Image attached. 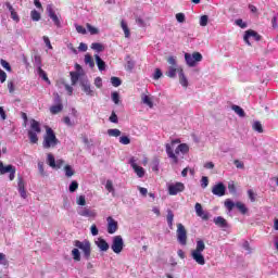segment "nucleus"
<instances>
[{
    "label": "nucleus",
    "instance_id": "obj_1",
    "mask_svg": "<svg viewBox=\"0 0 278 278\" xmlns=\"http://www.w3.org/2000/svg\"><path fill=\"white\" fill-rule=\"evenodd\" d=\"M179 139L173 140L172 143H167L165 146L166 154L172 160V164H179V153H182V155H186V153H189L190 147L187 143H180ZM173 144H179L175 151L173 150Z\"/></svg>",
    "mask_w": 278,
    "mask_h": 278
},
{
    "label": "nucleus",
    "instance_id": "obj_2",
    "mask_svg": "<svg viewBox=\"0 0 278 278\" xmlns=\"http://www.w3.org/2000/svg\"><path fill=\"white\" fill-rule=\"evenodd\" d=\"M60 140L55 137V131L51 127H46V135L43 137L42 147L43 149H51L58 147Z\"/></svg>",
    "mask_w": 278,
    "mask_h": 278
},
{
    "label": "nucleus",
    "instance_id": "obj_3",
    "mask_svg": "<svg viewBox=\"0 0 278 278\" xmlns=\"http://www.w3.org/2000/svg\"><path fill=\"white\" fill-rule=\"evenodd\" d=\"M74 247H77L83 252L85 260H90V255H92V243L89 240H75Z\"/></svg>",
    "mask_w": 278,
    "mask_h": 278
},
{
    "label": "nucleus",
    "instance_id": "obj_4",
    "mask_svg": "<svg viewBox=\"0 0 278 278\" xmlns=\"http://www.w3.org/2000/svg\"><path fill=\"white\" fill-rule=\"evenodd\" d=\"M167 63L170 66L166 71L165 75H166V77H169L170 79L177 77V73L179 75V71H184V68H181L177 65V58L176 56H168L167 58Z\"/></svg>",
    "mask_w": 278,
    "mask_h": 278
},
{
    "label": "nucleus",
    "instance_id": "obj_5",
    "mask_svg": "<svg viewBox=\"0 0 278 278\" xmlns=\"http://www.w3.org/2000/svg\"><path fill=\"white\" fill-rule=\"evenodd\" d=\"M177 240L182 247L188 244V231L186 230L184 224H177Z\"/></svg>",
    "mask_w": 278,
    "mask_h": 278
},
{
    "label": "nucleus",
    "instance_id": "obj_6",
    "mask_svg": "<svg viewBox=\"0 0 278 278\" xmlns=\"http://www.w3.org/2000/svg\"><path fill=\"white\" fill-rule=\"evenodd\" d=\"M185 60L190 67H194L197 66V62H201L203 60V54L200 52H193L192 54L185 53Z\"/></svg>",
    "mask_w": 278,
    "mask_h": 278
},
{
    "label": "nucleus",
    "instance_id": "obj_7",
    "mask_svg": "<svg viewBox=\"0 0 278 278\" xmlns=\"http://www.w3.org/2000/svg\"><path fill=\"white\" fill-rule=\"evenodd\" d=\"M8 173L10 181H14V177H16V167H14V165H3L0 161V175H5Z\"/></svg>",
    "mask_w": 278,
    "mask_h": 278
},
{
    "label": "nucleus",
    "instance_id": "obj_8",
    "mask_svg": "<svg viewBox=\"0 0 278 278\" xmlns=\"http://www.w3.org/2000/svg\"><path fill=\"white\" fill-rule=\"evenodd\" d=\"M124 247L125 242L123 241V237L121 235L113 237V243L111 245L113 252H115L118 255L123 253Z\"/></svg>",
    "mask_w": 278,
    "mask_h": 278
},
{
    "label": "nucleus",
    "instance_id": "obj_9",
    "mask_svg": "<svg viewBox=\"0 0 278 278\" xmlns=\"http://www.w3.org/2000/svg\"><path fill=\"white\" fill-rule=\"evenodd\" d=\"M47 164L50 166V168L60 169L62 166H64L65 162L62 159H59L55 161V156H53L52 153H48L47 155Z\"/></svg>",
    "mask_w": 278,
    "mask_h": 278
},
{
    "label": "nucleus",
    "instance_id": "obj_10",
    "mask_svg": "<svg viewBox=\"0 0 278 278\" xmlns=\"http://www.w3.org/2000/svg\"><path fill=\"white\" fill-rule=\"evenodd\" d=\"M167 190L170 197H177L179 192H184V190H186V185H184V182L170 184L168 185Z\"/></svg>",
    "mask_w": 278,
    "mask_h": 278
},
{
    "label": "nucleus",
    "instance_id": "obj_11",
    "mask_svg": "<svg viewBox=\"0 0 278 278\" xmlns=\"http://www.w3.org/2000/svg\"><path fill=\"white\" fill-rule=\"evenodd\" d=\"M249 38H254L256 41L262 40V36H260V34L253 29L247 30L243 37L244 42L251 47V41H249Z\"/></svg>",
    "mask_w": 278,
    "mask_h": 278
},
{
    "label": "nucleus",
    "instance_id": "obj_12",
    "mask_svg": "<svg viewBox=\"0 0 278 278\" xmlns=\"http://www.w3.org/2000/svg\"><path fill=\"white\" fill-rule=\"evenodd\" d=\"M47 12L48 16L53 21L54 25L59 28L62 27V22H60V17H58V14H55V11L51 4L47 7Z\"/></svg>",
    "mask_w": 278,
    "mask_h": 278
},
{
    "label": "nucleus",
    "instance_id": "obj_13",
    "mask_svg": "<svg viewBox=\"0 0 278 278\" xmlns=\"http://www.w3.org/2000/svg\"><path fill=\"white\" fill-rule=\"evenodd\" d=\"M108 222V233H116L118 231V222L114 219V217L109 216L106 218Z\"/></svg>",
    "mask_w": 278,
    "mask_h": 278
},
{
    "label": "nucleus",
    "instance_id": "obj_14",
    "mask_svg": "<svg viewBox=\"0 0 278 278\" xmlns=\"http://www.w3.org/2000/svg\"><path fill=\"white\" fill-rule=\"evenodd\" d=\"M226 190L225 184L218 182L212 188V193L215 194V197H225Z\"/></svg>",
    "mask_w": 278,
    "mask_h": 278
},
{
    "label": "nucleus",
    "instance_id": "obj_15",
    "mask_svg": "<svg viewBox=\"0 0 278 278\" xmlns=\"http://www.w3.org/2000/svg\"><path fill=\"white\" fill-rule=\"evenodd\" d=\"M129 164H130L131 168L135 170L137 176H139L140 178L144 177V168L141 166H138L135 157H131L129 160Z\"/></svg>",
    "mask_w": 278,
    "mask_h": 278
},
{
    "label": "nucleus",
    "instance_id": "obj_16",
    "mask_svg": "<svg viewBox=\"0 0 278 278\" xmlns=\"http://www.w3.org/2000/svg\"><path fill=\"white\" fill-rule=\"evenodd\" d=\"M195 214L197 216L202 218V220H210V214L203 211V206L201 205V203H195Z\"/></svg>",
    "mask_w": 278,
    "mask_h": 278
},
{
    "label": "nucleus",
    "instance_id": "obj_17",
    "mask_svg": "<svg viewBox=\"0 0 278 278\" xmlns=\"http://www.w3.org/2000/svg\"><path fill=\"white\" fill-rule=\"evenodd\" d=\"M191 257L199 264L200 266H205V256H203L202 252H191Z\"/></svg>",
    "mask_w": 278,
    "mask_h": 278
},
{
    "label": "nucleus",
    "instance_id": "obj_18",
    "mask_svg": "<svg viewBox=\"0 0 278 278\" xmlns=\"http://www.w3.org/2000/svg\"><path fill=\"white\" fill-rule=\"evenodd\" d=\"M79 216H85L86 218H94L97 216V212L94 210H90L88 207L80 208L78 211Z\"/></svg>",
    "mask_w": 278,
    "mask_h": 278
},
{
    "label": "nucleus",
    "instance_id": "obj_19",
    "mask_svg": "<svg viewBox=\"0 0 278 278\" xmlns=\"http://www.w3.org/2000/svg\"><path fill=\"white\" fill-rule=\"evenodd\" d=\"M96 244H97L98 249H100V251L105 252V251L110 250V244L103 238H99L98 241L96 242Z\"/></svg>",
    "mask_w": 278,
    "mask_h": 278
},
{
    "label": "nucleus",
    "instance_id": "obj_20",
    "mask_svg": "<svg viewBox=\"0 0 278 278\" xmlns=\"http://www.w3.org/2000/svg\"><path fill=\"white\" fill-rule=\"evenodd\" d=\"M213 222L217 227H222L223 229L229 227V224H227V219H225L223 216L215 217Z\"/></svg>",
    "mask_w": 278,
    "mask_h": 278
},
{
    "label": "nucleus",
    "instance_id": "obj_21",
    "mask_svg": "<svg viewBox=\"0 0 278 278\" xmlns=\"http://www.w3.org/2000/svg\"><path fill=\"white\" fill-rule=\"evenodd\" d=\"M30 131H34L35 134H40V131H42V128H40V123L38 121H30Z\"/></svg>",
    "mask_w": 278,
    "mask_h": 278
},
{
    "label": "nucleus",
    "instance_id": "obj_22",
    "mask_svg": "<svg viewBox=\"0 0 278 278\" xmlns=\"http://www.w3.org/2000/svg\"><path fill=\"white\" fill-rule=\"evenodd\" d=\"M179 83L182 86V88H188V78L186 77V74H184V70H179Z\"/></svg>",
    "mask_w": 278,
    "mask_h": 278
},
{
    "label": "nucleus",
    "instance_id": "obj_23",
    "mask_svg": "<svg viewBox=\"0 0 278 278\" xmlns=\"http://www.w3.org/2000/svg\"><path fill=\"white\" fill-rule=\"evenodd\" d=\"M94 59H96V64H97L99 71H105V61H103V59H101V56H99V54H96Z\"/></svg>",
    "mask_w": 278,
    "mask_h": 278
},
{
    "label": "nucleus",
    "instance_id": "obj_24",
    "mask_svg": "<svg viewBox=\"0 0 278 278\" xmlns=\"http://www.w3.org/2000/svg\"><path fill=\"white\" fill-rule=\"evenodd\" d=\"M28 138L31 144H38V132L28 130Z\"/></svg>",
    "mask_w": 278,
    "mask_h": 278
},
{
    "label": "nucleus",
    "instance_id": "obj_25",
    "mask_svg": "<svg viewBox=\"0 0 278 278\" xmlns=\"http://www.w3.org/2000/svg\"><path fill=\"white\" fill-rule=\"evenodd\" d=\"M37 73H38L39 77H41V79H43V81H47V84H51L49 76H47V72H45V70H42V67H38Z\"/></svg>",
    "mask_w": 278,
    "mask_h": 278
},
{
    "label": "nucleus",
    "instance_id": "obj_26",
    "mask_svg": "<svg viewBox=\"0 0 278 278\" xmlns=\"http://www.w3.org/2000/svg\"><path fill=\"white\" fill-rule=\"evenodd\" d=\"M62 110H64V105L61 102L50 108L51 114H60Z\"/></svg>",
    "mask_w": 278,
    "mask_h": 278
},
{
    "label": "nucleus",
    "instance_id": "obj_27",
    "mask_svg": "<svg viewBox=\"0 0 278 278\" xmlns=\"http://www.w3.org/2000/svg\"><path fill=\"white\" fill-rule=\"evenodd\" d=\"M72 257L74 262H81V252H79V249L74 248L72 250Z\"/></svg>",
    "mask_w": 278,
    "mask_h": 278
},
{
    "label": "nucleus",
    "instance_id": "obj_28",
    "mask_svg": "<svg viewBox=\"0 0 278 278\" xmlns=\"http://www.w3.org/2000/svg\"><path fill=\"white\" fill-rule=\"evenodd\" d=\"M173 220H175V214L169 208V210H167V225H168L169 229H173Z\"/></svg>",
    "mask_w": 278,
    "mask_h": 278
},
{
    "label": "nucleus",
    "instance_id": "obj_29",
    "mask_svg": "<svg viewBox=\"0 0 278 278\" xmlns=\"http://www.w3.org/2000/svg\"><path fill=\"white\" fill-rule=\"evenodd\" d=\"M231 110H233V112H236L238 116H240V118H244V116H247V113H244V110L241 109L239 105L233 104L231 106Z\"/></svg>",
    "mask_w": 278,
    "mask_h": 278
},
{
    "label": "nucleus",
    "instance_id": "obj_30",
    "mask_svg": "<svg viewBox=\"0 0 278 278\" xmlns=\"http://www.w3.org/2000/svg\"><path fill=\"white\" fill-rule=\"evenodd\" d=\"M204 251H205V242H203V240H198L195 250H193V252L202 253Z\"/></svg>",
    "mask_w": 278,
    "mask_h": 278
},
{
    "label": "nucleus",
    "instance_id": "obj_31",
    "mask_svg": "<svg viewBox=\"0 0 278 278\" xmlns=\"http://www.w3.org/2000/svg\"><path fill=\"white\" fill-rule=\"evenodd\" d=\"M136 66V62L131 60V56H126V71H134V67Z\"/></svg>",
    "mask_w": 278,
    "mask_h": 278
},
{
    "label": "nucleus",
    "instance_id": "obj_32",
    "mask_svg": "<svg viewBox=\"0 0 278 278\" xmlns=\"http://www.w3.org/2000/svg\"><path fill=\"white\" fill-rule=\"evenodd\" d=\"M8 8L11 13V18H13V21H16L18 23L21 18L18 17V13H16V11L14 10V7L9 4Z\"/></svg>",
    "mask_w": 278,
    "mask_h": 278
},
{
    "label": "nucleus",
    "instance_id": "obj_33",
    "mask_svg": "<svg viewBox=\"0 0 278 278\" xmlns=\"http://www.w3.org/2000/svg\"><path fill=\"white\" fill-rule=\"evenodd\" d=\"M252 129L254 131H257L258 134H264V127L262 126V123L261 122H254L253 125H252Z\"/></svg>",
    "mask_w": 278,
    "mask_h": 278
},
{
    "label": "nucleus",
    "instance_id": "obj_34",
    "mask_svg": "<svg viewBox=\"0 0 278 278\" xmlns=\"http://www.w3.org/2000/svg\"><path fill=\"white\" fill-rule=\"evenodd\" d=\"M236 207L243 215L247 214V212H249V208H247V205H244V203L242 202H236Z\"/></svg>",
    "mask_w": 278,
    "mask_h": 278
},
{
    "label": "nucleus",
    "instance_id": "obj_35",
    "mask_svg": "<svg viewBox=\"0 0 278 278\" xmlns=\"http://www.w3.org/2000/svg\"><path fill=\"white\" fill-rule=\"evenodd\" d=\"M121 130L118 128H111L108 130V136H110L111 138H118V136H121Z\"/></svg>",
    "mask_w": 278,
    "mask_h": 278
},
{
    "label": "nucleus",
    "instance_id": "obj_36",
    "mask_svg": "<svg viewBox=\"0 0 278 278\" xmlns=\"http://www.w3.org/2000/svg\"><path fill=\"white\" fill-rule=\"evenodd\" d=\"M121 27L125 34V38H129V36H131V33L129 31V26H127V23L125 21L121 22Z\"/></svg>",
    "mask_w": 278,
    "mask_h": 278
},
{
    "label": "nucleus",
    "instance_id": "obj_37",
    "mask_svg": "<svg viewBox=\"0 0 278 278\" xmlns=\"http://www.w3.org/2000/svg\"><path fill=\"white\" fill-rule=\"evenodd\" d=\"M64 172H65V176L68 178H71V177H73V175H75V169H73V167L71 165H65Z\"/></svg>",
    "mask_w": 278,
    "mask_h": 278
},
{
    "label": "nucleus",
    "instance_id": "obj_38",
    "mask_svg": "<svg viewBox=\"0 0 278 278\" xmlns=\"http://www.w3.org/2000/svg\"><path fill=\"white\" fill-rule=\"evenodd\" d=\"M85 64H88L90 68H94V60L92 59V55L90 54L85 55Z\"/></svg>",
    "mask_w": 278,
    "mask_h": 278
},
{
    "label": "nucleus",
    "instance_id": "obj_39",
    "mask_svg": "<svg viewBox=\"0 0 278 278\" xmlns=\"http://www.w3.org/2000/svg\"><path fill=\"white\" fill-rule=\"evenodd\" d=\"M141 99H142V103H144V105H148V108H153V100L151 99V97L143 96Z\"/></svg>",
    "mask_w": 278,
    "mask_h": 278
},
{
    "label": "nucleus",
    "instance_id": "obj_40",
    "mask_svg": "<svg viewBox=\"0 0 278 278\" xmlns=\"http://www.w3.org/2000/svg\"><path fill=\"white\" fill-rule=\"evenodd\" d=\"M91 49H93V51H97L98 53H101L105 48L99 42H93L91 45Z\"/></svg>",
    "mask_w": 278,
    "mask_h": 278
},
{
    "label": "nucleus",
    "instance_id": "obj_41",
    "mask_svg": "<svg viewBox=\"0 0 278 278\" xmlns=\"http://www.w3.org/2000/svg\"><path fill=\"white\" fill-rule=\"evenodd\" d=\"M71 79H72V86H75V84H77V81H79V73L77 72H71Z\"/></svg>",
    "mask_w": 278,
    "mask_h": 278
},
{
    "label": "nucleus",
    "instance_id": "obj_42",
    "mask_svg": "<svg viewBox=\"0 0 278 278\" xmlns=\"http://www.w3.org/2000/svg\"><path fill=\"white\" fill-rule=\"evenodd\" d=\"M111 84H112V86H114V88H118V86H121V84H123V81L121 80V78L113 76V77H111Z\"/></svg>",
    "mask_w": 278,
    "mask_h": 278
},
{
    "label": "nucleus",
    "instance_id": "obj_43",
    "mask_svg": "<svg viewBox=\"0 0 278 278\" xmlns=\"http://www.w3.org/2000/svg\"><path fill=\"white\" fill-rule=\"evenodd\" d=\"M87 29L91 34V36H96L97 34H99V28H97L90 24H87Z\"/></svg>",
    "mask_w": 278,
    "mask_h": 278
},
{
    "label": "nucleus",
    "instance_id": "obj_44",
    "mask_svg": "<svg viewBox=\"0 0 278 278\" xmlns=\"http://www.w3.org/2000/svg\"><path fill=\"white\" fill-rule=\"evenodd\" d=\"M78 188H79V182H77V180H73L70 185V192H77Z\"/></svg>",
    "mask_w": 278,
    "mask_h": 278
},
{
    "label": "nucleus",
    "instance_id": "obj_45",
    "mask_svg": "<svg viewBox=\"0 0 278 278\" xmlns=\"http://www.w3.org/2000/svg\"><path fill=\"white\" fill-rule=\"evenodd\" d=\"M76 203L84 207L86 205V195H79L76 198Z\"/></svg>",
    "mask_w": 278,
    "mask_h": 278
},
{
    "label": "nucleus",
    "instance_id": "obj_46",
    "mask_svg": "<svg viewBox=\"0 0 278 278\" xmlns=\"http://www.w3.org/2000/svg\"><path fill=\"white\" fill-rule=\"evenodd\" d=\"M225 207H227L228 212H231L233 207H236V203H233L231 200H226Z\"/></svg>",
    "mask_w": 278,
    "mask_h": 278
},
{
    "label": "nucleus",
    "instance_id": "obj_47",
    "mask_svg": "<svg viewBox=\"0 0 278 278\" xmlns=\"http://www.w3.org/2000/svg\"><path fill=\"white\" fill-rule=\"evenodd\" d=\"M30 17L33 21L38 22V21H40V13L36 10H33L30 12Z\"/></svg>",
    "mask_w": 278,
    "mask_h": 278
},
{
    "label": "nucleus",
    "instance_id": "obj_48",
    "mask_svg": "<svg viewBox=\"0 0 278 278\" xmlns=\"http://www.w3.org/2000/svg\"><path fill=\"white\" fill-rule=\"evenodd\" d=\"M207 21H210V17L207 15H202L200 17L201 27H207Z\"/></svg>",
    "mask_w": 278,
    "mask_h": 278
},
{
    "label": "nucleus",
    "instance_id": "obj_49",
    "mask_svg": "<svg viewBox=\"0 0 278 278\" xmlns=\"http://www.w3.org/2000/svg\"><path fill=\"white\" fill-rule=\"evenodd\" d=\"M112 101L115 103V105H118V103H121V96L118 94V92L114 91L112 93Z\"/></svg>",
    "mask_w": 278,
    "mask_h": 278
},
{
    "label": "nucleus",
    "instance_id": "obj_50",
    "mask_svg": "<svg viewBox=\"0 0 278 278\" xmlns=\"http://www.w3.org/2000/svg\"><path fill=\"white\" fill-rule=\"evenodd\" d=\"M119 143L121 144H131V139L127 136L119 137Z\"/></svg>",
    "mask_w": 278,
    "mask_h": 278
},
{
    "label": "nucleus",
    "instance_id": "obj_51",
    "mask_svg": "<svg viewBox=\"0 0 278 278\" xmlns=\"http://www.w3.org/2000/svg\"><path fill=\"white\" fill-rule=\"evenodd\" d=\"M35 64L37 68H42V59L38 54L35 55Z\"/></svg>",
    "mask_w": 278,
    "mask_h": 278
},
{
    "label": "nucleus",
    "instance_id": "obj_52",
    "mask_svg": "<svg viewBox=\"0 0 278 278\" xmlns=\"http://www.w3.org/2000/svg\"><path fill=\"white\" fill-rule=\"evenodd\" d=\"M207 186H210V179L206 176H203L201 178V187L206 188Z\"/></svg>",
    "mask_w": 278,
    "mask_h": 278
},
{
    "label": "nucleus",
    "instance_id": "obj_53",
    "mask_svg": "<svg viewBox=\"0 0 278 278\" xmlns=\"http://www.w3.org/2000/svg\"><path fill=\"white\" fill-rule=\"evenodd\" d=\"M1 66H3L9 73L12 72V66H10V63H8L5 60H1Z\"/></svg>",
    "mask_w": 278,
    "mask_h": 278
},
{
    "label": "nucleus",
    "instance_id": "obj_54",
    "mask_svg": "<svg viewBox=\"0 0 278 278\" xmlns=\"http://www.w3.org/2000/svg\"><path fill=\"white\" fill-rule=\"evenodd\" d=\"M83 90L84 92H86V94H92V89H90V85L89 84H83Z\"/></svg>",
    "mask_w": 278,
    "mask_h": 278
},
{
    "label": "nucleus",
    "instance_id": "obj_55",
    "mask_svg": "<svg viewBox=\"0 0 278 278\" xmlns=\"http://www.w3.org/2000/svg\"><path fill=\"white\" fill-rule=\"evenodd\" d=\"M109 121L115 124L118 123V115H116V112H112L111 116L109 117Z\"/></svg>",
    "mask_w": 278,
    "mask_h": 278
},
{
    "label": "nucleus",
    "instance_id": "obj_56",
    "mask_svg": "<svg viewBox=\"0 0 278 278\" xmlns=\"http://www.w3.org/2000/svg\"><path fill=\"white\" fill-rule=\"evenodd\" d=\"M176 20L178 23H186V15L184 13L176 14Z\"/></svg>",
    "mask_w": 278,
    "mask_h": 278
},
{
    "label": "nucleus",
    "instance_id": "obj_57",
    "mask_svg": "<svg viewBox=\"0 0 278 278\" xmlns=\"http://www.w3.org/2000/svg\"><path fill=\"white\" fill-rule=\"evenodd\" d=\"M0 264L1 266H8V258H5V254L0 253Z\"/></svg>",
    "mask_w": 278,
    "mask_h": 278
},
{
    "label": "nucleus",
    "instance_id": "obj_58",
    "mask_svg": "<svg viewBox=\"0 0 278 278\" xmlns=\"http://www.w3.org/2000/svg\"><path fill=\"white\" fill-rule=\"evenodd\" d=\"M105 188L109 192H114V185L112 184V180H108Z\"/></svg>",
    "mask_w": 278,
    "mask_h": 278
},
{
    "label": "nucleus",
    "instance_id": "obj_59",
    "mask_svg": "<svg viewBox=\"0 0 278 278\" xmlns=\"http://www.w3.org/2000/svg\"><path fill=\"white\" fill-rule=\"evenodd\" d=\"M249 199L252 203H255V192H253V189L248 190Z\"/></svg>",
    "mask_w": 278,
    "mask_h": 278
},
{
    "label": "nucleus",
    "instance_id": "obj_60",
    "mask_svg": "<svg viewBox=\"0 0 278 278\" xmlns=\"http://www.w3.org/2000/svg\"><path fill=\"white\" fill-rule=\"evenodd\" d=\"M91 236H99V228H97V225H91L90 227Z\"/></svg>",
    "mask_w": 278,
    "mask_h": 278
},
{
    "label": "nucleus",
    "instance_id": "obj_61",
    "mask_svg": "<svg viewBox=\"0 0 278 278\" xmlns=\"http://www.w3.org/2000/svg\"><path fill=\"white\" fill-rule=\"evenodd\" d=\"M228 190H229L230 194H236V184L229 182Z\"/></svg>",
    "mask_w": 278,
    "mask_h": 278
},
{
    "label": "nucleus",
    "instance_id": "obj_62",
    "mask_svg": "<svg viewBox=\"0 0 278 278\" xmlns=\"http://www.w3.org/2000/svg\"><path fill=\"white\" fill-rule=\"evenodd\" d=\"M63 123L67 126V127H73V122L71 121V117L65 116L63 117Z\"/></svg>",
    "mask_w": 278,
    "mask_h": 278
},
{
    "label": "nucleus",
    "instance_id": "obj_63",
    "mask_svg": "<svg viewBox=\"0 0 278 278\" xmlns=\"http://www.w3.org/2000/svg\"><path fill=\"white\" fill-rule=\"evenodd\" d=\"M236 25H238V27H241V29H245L247 27V23H244L242 18L236 20Z\"/></svg>",
    "mask_w": 278,
    "mask_h": 278
},
{
    "label": "nucleus",
    "instance_id": "obj_64",
    "mask_svg": "<svg viewBox=\"0 0 278 278\" xmlns=\"http://www.w3.org/2000/svg\"><path fill=\"white\" fill-rule=\"evenodd\" d=\"M162 70L160 68H156L155 72H154V76H153V79L157 80L160 79V77H162Z\"/></svg>",
    "mask_w": 278,
    "mask_h": 278
}]
</instances>
